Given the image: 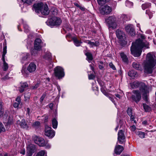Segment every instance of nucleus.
Returning a JSON list of instances; mask_svg holds the SVG:
<instances>
[{
    "label": "nucleus",
    "mask_w": 156,
    "mask_h": 156,
    "mask_svg": "<svg viewBox=\"0 0 156 156\" xmlns=\"http://www.w3.org/2000/svg\"><path fill=\"white\" fill-rule=\"evenodd\" d=\"M145 36L141 34L140 38L136 40L135 42L132 43L131 51L134 56L138 57L140 56L143 48H149L148 43L145 40Z\"/></svg>",
    "instance_id": "f257e3e1"
},
{
    "label": "nucleus",
    "mask_w": 156,
    "mask_h": 156,
    "mask_svg": "<svg viewBox=\"0 0 156 156\" xmlns=\"http://www.w3.org/2000/svg\"><path fill=\"white\" fill-rule=\"evenodd\" d=\"M144 63V72L147 73H151L153 68L156 64L155 55L150 53H148L146 56V61Z\"/></svg>",
    "instance_id": "f03ea898"
},
{
    "label": "nucleus",
    "mask_w": 156,
    "mask_h": 156,
    "mask_svg": "<svg viewBox=\"0 0 156 156\" xmlns=\"http://www.w3.org/2000/svg\"><path fill=\"white\" fill-rule=\"evenodd\" d=\"M33 7L37 12H40L44 15H47L49 13L48 7L47 5H44L42 3L34 4Z\"/></svg>",
    "instance_id": "7ed1b4c3"
},
{
    "label": "nucleus",
    "mask_w": 156,
    "mask_h": 156,
    "mask_svg": "<svg viewBox=\"0 0 156 156\" xmlns=\"http://www.w3.org/2000/svg\"><path fill=\"white\" fill-rule=\"evenodd\" d=\"M130 85L132 88H136L140 87V90L142 92L146 93L147 92V86L144 83H139L138 81H134L132 83H130Z\"/></svg>",
    "instance_id": "20e7f679"
},
{
    "label": "nucleus",
    "mask_w": 156,
    "mask_h": 156,
    "mask_svg": "<svg viewBox=\"0 0 156 156\" xmlns=\"http://www.w3.org/2000/svg\"><path fill=\"white\" fill-rule=\"evenodd\" d=\"M34 140L35 143L38 144L40 146L44 147L46 146L47 145L49 148L50 147V146L48 144V141L44 140L42 138L36 136L34 137Z\"/></svg>",
    "instance_id": "39448f33"
},
{
    "label": "nucleus",
    "mask_w": 156,
    "mask_h": 156,
    "mask_svg": "<svg viewBox=\"0 0 156 156\" xmlns=\"http://www.w3.org/2000/svg\"><path fill=\"white\" fill-rule=\"evenodd\" d=\"M54 71L55 75L58 79L62 78L65 75L64 69L61 67L57 66L55 68Z\"/></svg>",
    "instance_id": "423d86ee"
},
{
    "label": "nucleus",
    "mask_w": 156,
    "mask_h": 156,
    "mask_svg": "<svg viewBox=\"0 0 156 156\" xmlns=\"http://www.w3.org/2000/svg\"><path fill=\"white\" fill-rule=\"evenodd\" d=\"M116 18L115 16H110L106 20V21L109 25V28L114 29L116 28L117 24L116 23Z\"/></svg>",
    "instance_id": "0eeeda50"
},
{
    "label": "nucleus",
    "mask_w": 156,
    "mask_h": 156,
    "mask_svg": "<svg viewBox=\"0 0 156 156\" xmlns=\"http://www.w3.org/2000/svg\"><path fill=\"white\" fill-rule=\"evenodd\" d=\"M132 94L131 96L132 99L136 102L138 103L141 98V94L140 92L138 90H134L132 91Z\"/></svg>",
    "instance_id": "6e6552de"
},
{
    "label": "nucleus",
    "mask_w": 156,
    "mask_h": 156,
    "mask_svg": "<svg viewBox=\"0 0 156 156\" xmlns=\"http://www.w3.org/2000/svg\"><path fill=\"white\" fill-rule=\"evenodd\" d=\"M32 120H29V121L27 120V122H26L25 120L24 119H22L21 121L18 120L17 121V124L20 125L21 128L27 129L29 127L28 125H30L31 123Z\"/></svg>",
    "instance_id": "1a4fd4ad"
},
{
    "label": "nucleus",
    "mask_w": 156,
    "mask_h": 156,
    "mask_svg": "<svg viewBox=\"0 0 156 156\" xmlns=\"http://www.w3.org/2000/svg\"><path fill=\"white\" fill-rule=\"evenodd\" d=\"M49 24L51 26H59L62 20L60 18L55 16L52 17L48 21Z\"/></svg>",
    "instance_id": "9d476101"
},
{
    "label": "nucleus",
    "mask_w": 156,
    "mask_h": 156,
    "mask_svg": "<svg viewBox=\"0 0 156 156\" xmlns=\"http://www.w3.org/2000/svg\"><path fill=\"white\" fill-rule=\"evenodd\" d=\"M55 132L51 127L46 126L45 129V135L49 138H53L55 135Z\"/></svg>",
    "instance_id": "9b49d317"
},
{
    "label": "nucleus",
    "mask_w": 156,
    "mask_h": 156,
    "mask_svg": "<svg viewBox=\"0 0 156 156\" xmlns=\"http://www.w3.org/2000/svg\"><path fill=\"white\" fill-rule=\"evenodd\" d=\"M118 140L120 144L125 143L126 142V137L124 132L122 130L119 131L118 134Z\"/></svg>",
    "instance_id": "f8f14e48"
},
{
    "label": "nucleus",
    "mask_w": 156,
    "mask_h": 156,
    "mask_svg": "<svg viewBox=\"0 0 156 156\" xmlns=\"http://www.w3.org/2000/svg\"><path fill=\"white\" fill-rule=\"evenodd\" d=\"M112 11V8L107 5H105L100 9V13L102 15L109 14Z\"/></svg>",
    "instance_id": "ddd939ff"
},
{
    "label": "nucleus",
    "mask_w": 156,
    "mask_h": 156,
    "mask_svg": "<svg viewBox=\"0 0 156 156\" xmlns=\"http://www.w3.org/2000/svg\"><path fill=\"white\" fill-rule=\"evenodd\" d=\"M36 151V147L32 144H29L27 147V156H31Z\"/></svg>",
    "instance_id": "4468645a"
},
{
    "label": "nucleus",
    "mask_w": 156,
    "mask_h": 156,
    "mask_svg": "<svg viewBox=\"0 0 156 156\" xmlns=\"http://www.w3.org/2000/svg\"><path fill=\"white\" fill-rule=\"evenodd\" d=\"M125 30L129 34L132 36H134L135 34L134 28L132 25H129L126 26Z\"/></svg>",
    "instance_id": "2eb2a0df"
},
{
    "label": "nucleus",
    "mask_w": 156,
    "mask_h": 156,
    "mask_svg": "<svg viewBox=\"0 0 156 156\" xmlns=\"http://www.w3.org/2000/svg\"><path fill=\"white\" fill-rule=\"evenodd\" d=\"M41 39L37 38L36 39L34 42V49L37 51H40L41 49Z\"/></svg>",
    "instance_id": "dca6fc26"
},
{
    "label": "nucleus",
    "mask_w": 156,
    "mask_h": 156,
    "mask_svg": "<svg viewBox=\"0 0 156 156\" xmlns=\"http://www.w3.org/2000/svg\"><path fill=\"white\" fill-rule=\"evenodd\" d=\"M117 37L120 39H124L125 38V35L123 31L120 29H118L116 32Z\"/></svg>",
    "instance_id": "f3484780"
},
{
    "label": "nucleus",
    "mask_w": 156,
    "mask_h": 156,
    "mask_svg": "<svg viewBox=\"0 0 156 156\" xmlns=\"http://www.w3.org/2000/svg\"><path fill=\"white\" fill-rule=\"evenodd\" d=\"M36 69V65L33 62L30 63L27 68V70L30 73H33L35 71Z\"/></svg>",
    "instance_id": "a211bd4d"
},
{
    "label": "nucleus",
    "mask_w": 156,
    "mask_h": 156,
    "mask_svg": "<svg viewBox=\"0 0 156 156\" xmlns=\"http://www.w3.org/2000/svg\"><path fill=\"white\" fill-rule=\"evenodd\" d=\"M124 148L123 147L120 145H116L115 147L114 152L117 154H120L123 151Z\"/></svg>",
    "instance_id": "6ab92c4d"
},
{
    "label": "nucleus",
    "mask_w": 156,
    "mask_h": 156,
    "mask_svg": "<svg viewBox=\"0 0 156 156\" xmlns=\"http://www.w3.org/2000/svg\"><path fill=\"white\" fill-rule=\"evenodd\" d=\"M132 66L134 68L137 70H142V66L138 62H133Z\"/></svg>",
    "instance_id": "aec40b11"
},
{
    "label": "nucleus",
    "mask_w": 156,
    "mask_h": 156,
    "mask_svg": "<svg viewBox=\"0 0 156 156\" xmlns=\"http://www.w3.org/2000/svg\"><path fill=\"white\" fill-rule=\"evenodd\" d=\"M128 75L133 79L136 77L138 76L137 72L134 70L129 71L128 73Z\"/></svg>",
    "instance_id": "412c9836"
},
{
    "label": "nucleus",
    "mask_w": 156,
    "mask_h": 156,
    "mask_svg": "<svg viewBox=\"0 0 156 156\" xmlns=\"http://www.w3.org/2000/svg\"><path fill=\"white\" fill-rule=\"evenodd\" d=\"M73 41L74 44L77 47L80 46L82 42L81 40H79L76 37H74L73 38Z\"/></svg>",
    "instance_id": "4be33fe9"
},
{
    "label": "nucleus",
    "mask_w": 156,
    "mask_h": 156,
    "mask_svg": "<svg viewBox=\"0 0 156 156\" xmlns=\"http://www.w3.org/2000/svg\"><path fill=\"white\" fill-rule=\"evenodd\" d=\"M28 87V84L26 83H21L20 87H19V91L20 93L23 92L24 89Z\"/></svg>",
    "instance_id": "5701e85b"
},
{
    "label": "nucleus",
    "mask_w": 156,
    "mask_h": 156,
    "mask_svg": "<svg viewBox=\"0 0 156 156\" xmlns=\"http://www.w3.org/2000/svg\"><path fill=\"white\" fill-rule=\"evenodd\" d=\"M85 55L87 56L86 59L89 62H90L93 58L92 54L89 52H87L85 54Z\"/></svg>",
    "instance_id": "b1692460"
},
{
    "label": "nucleus",
    "mask_w": 156,
    "mask_h": 156,
    "mask_svg": "<svg viewBox=\"0 0 156 156\" xmlns=\"http://www.w3.org/2000/svg\"><path fill=\"white\" fill-rule=\"evenodd\" d=\"M120 56L123 62H128V58L123 53H120Z\"/></svg>",
    "instance_id": "393cba45"
},
{
    "label": "nucleus",
    "mask_w": 156,
    "mask_h": 156,
    "mask_svg": "<svg viewBox=\"0 0 156 156\" xmlns=\"http://www.w3.org/2000/svg\"><path fill=\"white\" fill-rule=\"evenodd\" d=\"M13 123V120L11 117H9L8 119V121L6 126V128H8V126L12 125Z\"/></svg>",
    "instance_id": "a878e982"
},
{
    "label": "nucleus",
    "mask_w": 156,
    "mask_h": 156,
    "mask_svg": "<svg viewBox=\"0 0 156 156\" xmlns=\"http://www.w3.org/2000/svg\"><path fill=\"white\" fill-rule=\"evenodd\" d=\"M2 60L3 64L2 68L4 71H6L8 69V64L5 62V59H4V60L3 59H2Z\"/></svg>",
    "instance_id": "bb28decb"
},
{
    "label": "nucleus",
    "mask_w": 156,
    "mask_h": 156,
    "mask_svg": "<svg viewBox=\"0 0 156 156\" xmlns=\"http://www.w3.org/2000/svg\"><path fill=\"white\" fill-rule=\"evenodd\" d=\"M46 151L44 150H41L37 153L35 156H45Z\"/></svg>",
    "instance_id": "cd10ccee"
},
{
    "label": "nucleus",
    "mask_w": 156,
    "mask_h": 156,
    "mask_svg": "<svg viewBox=\"0 0 156 156\" xmlns=\"http://www.w3.org/2000/svg\"><path fill=\"white\" fill-rule=\"evenodd\" d=\"M4 113V110L3 108H2V102H0V117H2Z\"/></svg>",
    "instance_id": "c85d7f7f"
},
{
    "label": "nucleus",
    "mask_w": 156,
    "mask_h": 156,
    "mask_svg": "<svg viewBox=\"0 0 156 156\" xmlns=\"http://www.w3.org/2000/svg\"><path fill=\"white\" fill-rule=\"evenodd\" d=\"M143 107L145 112H150L151 110V108L148 105L145 104H143Z\"/></svg>",
    "instance_id": "c756f323"
},
{
    "label": "nucleus",
    "mask_w": 156,
    "mask_h": 156,
    "mask_svg": "<svg viewBox=\"0 0 156 156\" xmlns=\"http://www.w3.org/2000/svg\"><path fill=\"white\" fill-rule=\"evenodd\" d=\"M106 97H108L109 99L113 102L114 103V104L115 105V100L113 98V95L111 94L108 93L106 95H105Z\"/></svg>",
    "instance_id": "7c9ffc66"
},
{
    "label": "nucleus",
    "mask_w": 156,
    "mask_h": 156,
    "mask_svg": "<svg viewBox=\"0 0 156 156\" xmlns=\"http://www.w3.org/2000/svg\"><path fill=\"white\" fill-rule=\"evenodd\" d=\"M52 127L54 129L57 128L58 125V122L55 119H53L52 120Z\"/></svg>",
    "instance_id": "2f4dec72"
},
{
    "label": "nucleus",
    "mask_w": 156,
    "mask_h": 156,
    "mask_svg": "<svg viewBox=\"0 0 156 156\" xmlns=\"http://www.w3.org/2000/svg\"><path fill=\"white\" fill-rule=\"evenodd\" d=\"M109 0H97L98 4L100 5H102L106 2H108Z\"/></svg>",
    "instance_id": "473e14b6"
},
{
    "label": "nucleus",
    "mask_w": 156,
    "mask_h": 156,
    "mask_svg": "<svg viewBox=\"0 0 156 156\" xmlns=\"http://www.w3.org/2000/svg\"><path fill=\"white\" fill-rule=\"evenodd\" d=\"M23 2L27 5H30L32 4L33 0H22Z\"/></svg>",
    "instance_id": "72a5a7b5"
},
{
    "label": "nucleus",
    "mask_w": 156,
    "mask_h": 156,
    "mask_svg": "<svg viewBox=\"0 0 156 156\" xmlns=\"http://www.w3.org/2000/svg\"><path fill=\"white\" fill-rule=\"evenodd\" d=\"M151 6V4L150 3H145L142 5V8L143 10H145L146 9L149 7Z\"/></svg>",
    "instance_id": "f704fd0d"
},
{
    "label": "nucleus",
    "mask_w": 156,
    "mask_h": 156,
    "mask_svg": "<svg viewBox=\"0 0 156 156\" xmlns=\"http://www.w3.org/2000/svg\"><path fill=\"white\" fill-rule=\"evenodd\" d=\"M137 134L138 136L141 138H144L145 137V133L144 132L139 131L137 133Z\"/></svg>",
    "instance_id": "c9c22d12"
},
{
    "label": "nucleus",
    "mask_w": 156,
    "mask_h": 156,
    "mask_svg": "<svg viewBox=\"0 0 156 156\" xmlns=\"http://www.w3.org/2000/svg\"><path fill=\"white\" fill-rule=\"evenodd\" d=\"M6 53V47L5 46L3 48V54L2 55V59H5V55Z\"/></svg>",
    "instance_id": "e433bc0d"
},
{
    "label": "nucleus",
    "mask_w": 156,
    "mask_h": 156,
    "mask_svg": "<svg viewBox=\"0 0 156 156\" xmlns=\"http://www.w3.org/2000/svg\"><path fill=\"white\" fill-rule=\"evenodd\" d=\"M40 123L39 121H36L34 123L32 126L34 127L37 128L40 125Z\"/></svg>",
    "instance_id": "4c0bfd02"
},
{
    "label": "nucleus",
    "mask_w": 156,
    "mask_h": 156,
    "mask_svg": "<svg viewBox=\"0 0 156 156\" xmlns=\"http://www.w3.org/2000/svg\"><path fill=\"white\" fill-rule=\"evenodd\" d=\"M146 13L149 16V18H151L153 16V13L149 10H147L146 11Z\"/></svg>",
    "instance_id": "58836bf2"
},
{
    "label": "nucleus",
    "mask_w": 156,
    "mask_h": 156,
    "mask_svg": "<svg viewBox=\"0 0 156 156\" xmlns=\"http://www.w3.org/2000/svg\"><path fill=\"white\" fill-rule=\"evenodd\" d=\"M5 129L2 124L0 123V133L2 132H5Z\"/></svg>",
    "instance_id": "ea45409f"
},
{
    "label": "nucleus",
    "mask_w": 156,
    "mask_h": 156,
    "mask_svg": "<svg viewBox=\"0 0 156 156\" xmlns=\"http://www.w3.org/2000/svg\"><path fill=\"white\" fill-rule=\"evenodd\" d=\"M24 31L26 33H28L29 32L30 30L29 27L27 25H24Z\"/></svg>",
    "instance_id": "a19ab883"
},
{
    "label": "nucleus",
    "mask_w": 156,
    "mask_h": 156,
    "mask_svg": "<svg viewBox=\"0 0 156 156\" xmlns=\"http://www.w3.org/2000/svg\"><path fill=\"white\" fill-rule=\"evenodd\" d=\"M127 113L129 116L132 115V110L131 108H129L127 110Z\"/></svg>",
    "instance_id": "79ce46f5"
},
{
    "label": "nucleus",
    "mask_w": 156,
    "mask_h": 156,
    "mask_svg": "<svg viewBox=\"0 0 156 156\" xmlns=\"http://www.w3.org/2000/svg\"><path fill=\"white\" fill-rule=\"evenodd\" d=\"M46 58H47L49 60H51V54L50 53H48L46 54L45 55Z\"/></svg>",
    "instance_id": "37998d69"
},
{
    "label": "nucleus",
    "mask_w": 156,
    "mask_h": 156,
    "mask_svg": "<svg viewBox=\"0 0 156 156\" xmlns=\"http://www.w3.org/2000/svg\"><path fill=\"white\" fill-rule=\"evenodd\" d=\"M87 43L90 45V46L91 47H93L94 46V42L91 41H90L88 40Z\"/></svg>",
    "instance_id": "c03bdc74"
},
{
    "label": "nucleus",
    "mask_w": 156,
    "mask_h": 156,
    "mask_svg": "<svg viewBox=\"0 0 156 156\" xmlns=\"http://www.w3.org/2000/svg\"><path fill=\"white\" fill-rule=\"evenodd\" d=\"M109 66L113 70H115L116 68L114 65L113 64V63L112 62H110L109 64Z\"/></svg>",
    "instance_id": "a18cd8bd"
},
{
    "label": "nucleus",
    "mask_w": 156,
    "mask_h": 156,
    "mask_svg": "<svg viewBox=\"0 0 156 156\" xmlns=\"http://www.w3.org/2000/svg\"><path fill=\"white\" fill-rule=\"evenodd\" d=\"M130 116V119H131V121H133L135 123H136V121L135 120H134L135 118L134 115H131Z\"/></svg>",
    "instance_id": "49530a36"
},
{
    "label": "nucleus",
    "mask_w": 156,
    "mask_h": 156,
    "mask_svg": "<svg viewBox=\"0 0 156 156\" xmlns=\"http://www.w3.org/2000/svg\"><path fill=\"white\" fill-rule=\"evenodd\" d=\"M94 78L95 76L93 74H91L88 75V78L89 80L94 79Z\"/></svg>",
    "instance_id": "de8ad7c7"
},
{
    "label": "nucleus",
    "mask_w": 156,
    "mask_h": 156,
    "mask_svg": "<svg viewBox=\"0 0 156 156\" xmlns=\"http://www.w3.org/2000/svg\"><path fill=\"white\" fill-rule=\"evenodd\" d=\"M147 92L146 93H144V97L143 98L146 101H147L148 99H147V95L146 94Z\"/></svg>",
    "instance_id": "09e8293b"
},
{
    "label": "nucleus",
    "mask_w": 156,
    "mask_h": 156,
    "mask_svg": "<svg viewBox=\"0 0 156 156\" xmlns=\"http://www.w3.org/2000/svg\"><path fill=\"white\" fill-rule=\"evenodd\" d=\"M16 101L17 102L20 103L21 102L20 97L19 96H18L16 98Z\"/></svg>",
    "instance_id": "8fccbe9b"
},
{
    "label": "nucleus",
    "mask_w": 156,
    "mask_h": 156,
    "mask_svg": "<svg viewBox=\"0 0 156 156\" xmlns=\"http://www.w3.org/2000/svg\"><path fill=\"white\" fill-rule=\"evenodd\" d=\"M39 87V85L38 83L36 84L35 86H32L30 88L32 89H37Z\"/></svg>",
    "instance_id": "3c124183"
},
{
    "label": "nucleus",
    "mask_w": 156,
    "mask_h": 156,
    "mask_svg": "<svg viewBox=\"0 0 156 156\" xmlns=\"http://www.w3.org/2000/svg\"><path fill=\"white\" fill-rule=\"evenodd\" d=\"M101 90L102 93L105 96L108 93L106 91L102 88H101Z\"/></svg>",
    "instance_id": "603ef678"
},
{
    "label": "nucleus",
    "mask_w": 156,
    "mask_h": 156,
    "mask_svg": "<svg viewBox=\"0 0 156 156\" xmlns=\"http://www.w3.org/2000/svg\"><path fill=\"white\" fill-rule=\"evenodd\" d=\"M45 94H43L40 98V101L41 102H42L45 97Z\"/></svg>",
    "instance_id": "864d4df0"
},
{
    "label": "nucleus",
    "mask_w": 156,
    "mask_h": 156,
    "mask_svg": "<svg viewBox=\"0 0 156 156\" xmlns=\"http://www.w3.org/2000/svg\"><path fill=\"white\" fill-rule=\"evenodd\" d=\"M20 104V103H19L15 102L14 103L13 106L15 108H17L19 106V105Z\"/></svg>",
    "instance_id": "5fc2aeb1"
},
{
    "label": "nucleus",
    "mask_w": 156,
    "mask_h": 156,
    "mask_svg": "<svg viewBox=\"0 0 156 156\" xmlns=\"http://www.w3.org/2000/svg\"><path fill=\"white\" fill-rule=\"evenodd\" d=\"M48 116H45L44 118V122H46L48 121Z\"/></svg>",
    "instance_id": "6e6d98bb"
},
{
    "label": "nucleus",
    "mask_w": 156,
    "mask_h": 156,
    "mask_svg": "<svg viewBox=\"0 0 156 156\" xmlns=\"http://www.w3.org/2000/svg\"><path fill=\"white\" fill-rule=\"evenodd\" d=\"M131 129L132 131H134L135 130L136 127H135V126L134 125H133V126H132L131 127Z\"/></svg>",
    "instance_id": "4d7b16f0"
},
{
    "label": "nucleus",
    "mask_w": 156,
    "mask_h": 156,
    "mask_svg": "<svg viewBox=\"0 0 156 156\" xmlns=\"http://www.w3.org/2000/svg\"><path fill=\"white\" fill-rule=\"evenodd\" d=\"M23 155H24L25 153V150L24 149L21 150L20 152Z\"/></svg>",
    "instance_id": "13d9d810"
},
{
    "label": "nucleus",
    "mask_w": 156,
    "mask_h": 156,
    "mask_svg": "<svg viewBox=\"0 0 156 156\" xmlns=\"http://www.w3.org/2000/svg\"><path fill=\"white\" fill-rule=\"evenodd\" d=\"M94 46H97L99 45V42L98 41H96L94 42Z\"/></svg>",
    "instance_id": "bf43d9fd"
},
{
    "label": "nucleus",
    "mask_w": 156,
    "mask_h": 156,
    "mask_svg": "<svg viewBox=\"0 0 156 156\" xmlns=\"http://www.w3.org/2000/svg\"><path fill=\"white\" fill-rule=\"evenodd\" d=\"M90 69H91L93 71H94V67H93V66H92V64H90Z\"/></svg>",
    "instance_id": "052dcab7"
},
{
    "label": "nucleus",
    "mask_w": 156,
    "mask_h": 156,
    "mask_svg": "<svg viewBox=\"0 0 156 156\" xmlns=\"http://www.w3.org/2000/svg\"><path fill=\"white\" fill-rule=\"evenodd\" d=\"M115 96L117 98H119V99H120L121 98L120 95L118 94H115Z\"/></svg>",
    "instance_id": "680f3d73"
},
{
    "label": "nucleus",
    "mask_w": 156,
    "mask_h": 156,
    "mask_svg": "<svg viewBox=\"0 0 156 156\" xmlns=\"http://www.w3.org/2000/svg\"><path fill=\"white\" fill-rule=\"evenodd\" d=\"M142 124H143V125H147V121H146V120H145L143 122H142Z\"/></svg>",
    "instance_id": "e2e57ef3"
},
{
    "label": "nucleus",
    "mask_w": 156,
    "mask_h": 156,
    "mask_svg": "<svg viewBox=\"0 0 156 156\" xmlns=\"http://www.w3.org/2000/svg\"><path fill=\"white\" fill-rule=\"evenodd\" d=\"M98 67L100 69H102L104 68V66L102 65H99Z\"/></svg>",
    "instance_id": "0e129e2a"
},
{
    "label": "nucleus",
    "mask_w": 156,
    "mask_h": 156,
    "mask_svg": "<svg viewBox=\"0 0 156 156\" xmlns=\"http://www.w3.org/2000/svg\"><path fill=\"white\" fill-rule=\"evenodd\" d=\"M49 108H50L51 109H52L53 108V105L52 103H50L49 105Z\"/></svg>",
    "instance_id": "69168bd1"
},
{
    "label": "nucleus",
    "mask_w": 156,
    "mask_h": 156,
    "mask_svg": "<svg viewBox=\"0 0 156 156\" xmlns=\"http://www.w3.org/2000/svg\"><path fill=\"white\" fill-rule=\"evenodd\" d=\"M27 113L28 114H29V113L30 109V108H27Z\"/></svg>",
    "instance_id": "338daca9"
},
{
    "label": "nucleus",
    "mask_w": 156,
    "mask_h": 156,
    "mask_svg": "<svg viewBox=\"0 0 156 156\" xmlns=\"http://www.w3.org/2000/svg\"><path fill=\"white\" fill-rule=\"evenodd\" d=\"M20 26H19H19H18V29L19 30V31H22V30H20Z\"/></svg>",
    "instance_id": "774afa93"
}]
</instances>
